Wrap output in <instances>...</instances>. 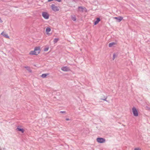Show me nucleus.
<instances>
[{
	"instance_id": "1",
	"label": "nucleus",
	"mask_w": 150,
	"mask_h": 150,
	"mask_svg": "<svg viewBox=\"0 0 150 150\" xmlns=\"http://www.w3.org/2000/svg\"><path fill=\"white\" fill-rule=\"evenodd\" d=\"M132 111L133 115L135 117H137L138 115V112L137 109L134 107L132 108Z\"/></svg>"
},
{
	"instance_id": "2",
	"label": "nucleus",
	"mask_w": 150,
	"mask_h": 150,
	"mask_svg": "<svg viewBox=\"0 0 150 150\" xmlns=\"http://www.w3.org/2000/svg\"><path fill=\"white\" fill-rule=\"evenodd\" d=\"M51 8L52 10L55 12L59 11V7L55 6L54 4H52L51 6Z\"/></svg>"
},
{
	"instance_id": "3",
	"label": "nucleus",
	"mask_w": 150,
	"mask_h": 150,
	"mask_svg": "<svg viewBox=\"0 0 150 150\" xmlns=\"http://www.w3.org/2000/svg\"><path fill=\"white\" fill-rule=\"evenodd\" d=\"M42 16L45 19H47L49 18V14L46 12H42Z\"/></svg>"
},
{
	"instance_id": "4",
	"label": "nucleus",
	"mask_w": 150,
	"mask_h": 150,
	"mask_svg": "<svg viewBox=\"0 0 150 150\" xmlns=\"http://www.w3.org/2000/svg\"><path fill=\"white\" fill-rule=\"evenodd\" d=\"M96 140L98 142L100 143H103L105 142V139L103 138H97Z\"/></svg>"
},
{
	"instance_id": "5",
	"label": "nucleus",
	"mask_w": 150,
	"mask_h": 150,
	"mask_svg": "<svg viewBox=\"0 0 150 150\" xmlns=\"http://www.w3.org/2000/svg\"><path fill=\"white\" fill-rule=\"evenodd\" d=\"M35 51L36 52V55H38L40 52V47H37L35 48Z\"/></svg>"
},
{
	"instance_id": "6",
	"label": "nucleus",
	"mask_w": 150,
	"mask_h": 150,
	"mask_svg": "<svg viewBox=\"0 0 150 150\" xmlns=\"http://www.w3.org/2000/svg\"><path fill=\"white\" fill-rule=\"evenodd\" d=\"M61 69L63 71H69L70 69L68 68V67L66 66V67H62L61 68Z\"/></svg>"
},
{
	"instance_id": "7",
	"label": "nucleus",
	"mask_w": 150,
	"mask_h": 150,
	"mask_svg": "<svg viewBox=\"0 0 150 150\" xmlns=\"http://www.w3.org/2000/svg\"><path fill=\"white\" fill-rule=\"evenodd\" d=\"M78 8L79 9V11L82 12H83V10L84 9L86 10V8H83L82 6H79Z\"/></svg>"
},
{
	"instance_id": "8",
	"label": "nucleus",
	"mask_w": 150,
	"mask_h": 150,
	"mask_svg": "<svg viewBox=\"0 0 150 150\" xmlns=\"http://www.w3.org/2000/svg\"><path fill=\"white\" fill-rule=\"evenodd\" d=\"M1 35L7 38H9V37L8 35V34L5 33L3 32L1 33Z\"/></svg>"
},
{
	"instance_id": "9",
	"label": "nucleus",
	"mask_w": 150,
	"mask_h": 150,
	"mask_svg": "<svg viewBox=\"0 0 150 150\" xmlns=\"http://www.w3.org/2000/svg\"><path fill=\"white\" fill-rule=\"evenodd\" d=\"M100 21V19L99 18H97L96 20L94 22V25H95L97 24Z\"/></svg>"
},
{
	"instance_id": "10",
	"label": "nucleus",
	"mask_w": 150,
	"mask_h": 150,
	"mask_svg": "<svg viewBox=\"0 0 150 150\" xmlns=\"http://www.w3.org/2000/svg\"><path fill=\"white\" fill-rule=\"evenodd\" d=\"M16 129L18 131L21 132L22 133H23L24 132V130L23 128H21L18 127Z\"/></svg>"
},
{
	"instance_id": "11",
	"label": "nucleus",
	"mask_w": 150,
	"mask_h": 150,
	"mask_svg": "<svg viewBox=\"0 0 150 150\" xmlns=\"http://www.w3.org/2000/svg\"><path fill=\"white\" fill-rule=\"evenodd\" d=\"M116 44V43L115 42H110L109 44V47H112V46Z\"/></svg>"
},
{
	"instance_id": "12",
	"label": "nucleus",
	"mask_w": 150,
	"mask_h": 150,
	"mask_svg": "<svg viewBox=\"0 0 150 150\" xmlns=\"http://www.w3.org/2000/svg\"><path fill=\"white\" fill-rule=\"evenodd\" d=\"M24 67L29 72H31L32 70L30 69V68L29 66H25Z\"/></svg>"
},
{
	"instance_id": "13",
	"label": "nucleus",
	"mask_w": 150,
	"mask_h": 150,
	"mask_svg": "<svg viewBox=\"0 0 150 150\" xmlns=\"http://www.w3.org/2000/svg\"><path fill=\"white\" fill-rule=\"evenodd\" d=\"M123 18L122 17L120 16L118 17L117 19V22H120Z\"/></svg>"
},
{
	"instance_id": "14",
	"label": "nucleus",
	"mask_w": 150,
	"mask_h": 150,
	"mask_svg": "<svg viewBox=\"0 0 150 150\" xmlns=\"http://www.w3.org/2000/svg\"><path fill=\"white\" fill-rule=\"evenodd\" d=\"M29 54L30 55H36V52L34 49V51H31L29 53Z\"/></svg>"
},
{
	"instance_id": "15",
	"label": "nucleus",
	"mask_w": 150,
	"mask_h": 150,
	"mask_svg": "<svg viewBox=\"0 0 150 150\" xmlns=\"http://www.w3.org/2000/svg\"><path fill=\"white\" fill-rule=\"evenodd\" d=\"M71 19L74 21H76V17L75 15L71 16Z\"/></svg>"
},
{
	"instance_id": "16",
	"label": "nucleus",
	"mask_w": 150,
	"mask_h": 150,
	"mask_svg": "<svg viewBox=\"0 0 150 150\" xmlns=\"http://www.w3.org/2000/svg\"><path fill=\"white\" fill-rule=\"evenodd\" d=\"M47 75H48V74H42L41 75V77L43 78H45L46 77Z\"/></svg>"
},
{
	"instance_id": "17",
	"label": "nucleus",
	"mask_w": 150,
	"mask_h": 150,
	"mask_svg": "<svg viewBox=\"0 0 150 150\" xmlns=\"http://www.w3.org/2000/svg\"><path fill=\"white\" fill-rule=\"evenodd\" d=\"M59 40L58 38H56L54 39L53 40V42L54 43H57Z\"/></svg>"
},
{
	"instance_id": "18",
	"label": "nucleus",
	"mask_w": 150,
	"mask_h": 150,
	"mask_svg": "<svg viewBox=\"0 0 150 150\" xmlns=\"http://www.w3.org/2000/svg\"><path fill=\"white\" fill-rule=\"evenodd\" d=\"M51 29L50 28L47 27L46 29V32H49L50 31Z\"/></svg>"
},
{
	"instance_id": "19",
	"label": "nucleus",
	"mask_w": 150,
	"mask_h": 150,
	"mask_svg": "<svg viewBox=\"0 0 150 150\" xmlns=\"http://www.w3.org/2000/svg\"><path fill=\"white\" fill-rule=\"evenodd\" d=\"M117 57V55H115V54H113V57H112V59L113 60H114V59H115V58Z\"/></svg>"
},
{
	"instance_id": "20",
	"label": "nucleus",
	"mask_w": 150,
	"mask_h": 150,
	"mask_svg": "<svg viewBox=\"0 0 150 150\" xmlns=\"http://www.w3.org/2000/svg\"><path fill=\"white\" fill-rule=\"evenodd\" d=\"M106 99H107V97H105L104 96V99H103V98H101L100 99L104 100H105L107 102H108V101L106 100Z\"/></svg>"
},
{
	"instance_id": "21",
	"label": "nucleus",
	"mask_w": 150,
	"mask_h": 150,
	"mask_svg": "<svg viewBox=\"0 0 150 150\" xmlns=\"http://www.w3.org/2000/svg\"><path fill=\"white\" fill-rule=\"evenodd\" d=\"M49 49L48 47H46L44 48V51H47Z\"/></svg>"
},
{
	"instance_id": "22",
	"label": "nucleus",
	"mask_w": 150,
	"mask_h": 150,
	"mask_svg": "<svg viewBox=\"0 0 150 150\" xmlns=\"http://www.w3.org/2000/svg\"><path fill=\"white\" fill-rule=\"evenodd\" d=\"M134 150H141V149L139 148H135Z\"/></svg>"
},
{
	"instance_id": "23",
	"label": "nucleus",
	"mask_w": 150,
	"mask_h": 150,
	"mask_svg": "<svg viewBox=\"0 0 150 150\" xmlns=\"http://www.w3.org/2000/svg\"><path fill=\"white\" fill-rule=\"evenodd\" d=\"M60 113H65V112L64 111H61L60 112Z\"/></svg>"
},
{
	"instance_id": "24",
	"label": "nucleus",
	"mask_w": 150,
	"mask_h": 150,
	"mask_svg": "<svg viewBox=\"0 0 150 150\" xmlns=\"http://www.w3.org/2000/svg\"><path fill=\"white\" fill-rule=\"evenodd\" d=\"M70 120V119L68 118H66V120L67 121H68V120Z\"/></svg>"
},
{
	"instance_id": "25",
	"label": "nucleus",
	"mask_w": 150,
	"mask_h": 150,
	"mask_svg": "<svg viewBox=\"0 0 150 150\" xmlns=\"http://www.w3.org/2000/svg\"><path fill=\"white\" fill-rule=\"evenodd\" d=\"M0 22H1V23H2V22H3L2 21V20H1V18H0Z\"/></svg>"
},
{
	"instance_id": "26",
	"label": "nucleus",
	"mask_w": 150,
	"mask_h": 150,
	"mask_svg": "<svg viewBox=\"0 0 150 150\" xmlns=\"http://www.w3.org/2000/svg\"><path fill=\"white\" fill-rule=\"evenodd\" d=\"M117 18H118V17H115L114 18H115V19H116V20H117Z\"/></svg>"
},
{
	"instance_id": "27",
	"label": "nucleus",
	"mask_w": 150,
	"mask_h": 150,
	"mask_svg": "<svg viewBox=\"0 0 150 150\" xmlns=\"http://www.w3.org/2000/svg\"><path fill=\"white\" fill-rule=\"evenodd\" d=\"M149 110L150 111V108L149 109Z\"/></svg>"
}]
</instances>
